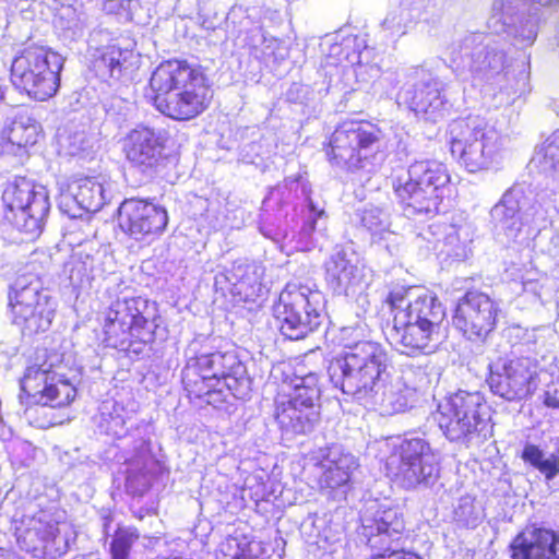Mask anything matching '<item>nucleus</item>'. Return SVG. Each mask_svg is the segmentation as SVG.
Masks as SVG:
<instances>
[{
    "mask_svg": "<svg viewBox=\"0 0 559 559\" xmlns=\"http://www.w3.org/2000/svg\"><path fill=\"white\" fill-rule=\"evenodd\" d=\"M334 371L338 390L353 401L383 416L405 412L414 402L415 389L402 378H390L391 361L385 348L367 345L358 348Z\"/></svg>",
    "mask_w": 559,
    "mask_h": 559,
    "instance_id": "1",
    "label": "nucleus"
},
{
    "mask_svg": "<svg viewBox=\"0 0 559 559\" xmlns=\"http://www.w3.org/2000/svg\"><path fill=\"white\" fill-rule=\"evenodd\" d=\"M310 192L301 177L286 178L263 201L260 231L286 254L313 247L312 234L325 212L314 204Z\"/></svg>",
    "mask_w": 559,
    "mask_h": 559,
    "instance_id": "2",
    "label": "nucleus"
},
{
    "mask_svg": "<svg viewBox=\"0 0 559 559\" xmlns=\"http://www.w3.org/2000/svg\"><path fill=\"white\" fill-rule=\"evenodd\" d=\"M181 371L183 389L190 397L204 399L217 406L228 394L243 399L250 389L247 368L235 349L207 353L193 341L187 352Z\"/></svg>",
    "mask_w": 559,
    "mask_h": 559,
    "instance_id": "3",
    "label": "nucleus"
},
{
    "mask_svg": "<svg viewBox=\"0 0 559 559\" xmlns=\"http://www.w3.org/2000/svg\"><path fill=\"white\" fill-rule=\"evenodd\" d=\"M516 333H523L522 345L535 357H499L489 364L487 379L491 392L509 402L533 395L538 386L550 381L557 371L554 355L544 349L545 341L540 330L523 332L518 329Z\"/></svg>",
    "mask_w": 559,
    "mask_h": 559,
    "instance_id": "4",
    "label": "nucleus"
},
{
    "mask_svg": "<svg viewBox=\"0 0 559 559\" xmlns=\"http://www.w3.org/2000/svg\"><path fill=\"white\" fill-rule=\"evenodd\" d=\"M451 67L459 74L469 72L486 83L487 92L499 103H509L519 91L520 80L511 69L504 44L480 33L466 35L449 48Z\"/></svg>",
    "mask_w": 559,
    "mask_h": 559,
    "instance_id": "5",
    "label": "nucleus"
},
{
    "mask_svg": "<svg viewBox=\"0 0 559 559\" xmlns=\"http://www.w3.org/2000/svg\"><path fill=\"white\" fill-rule=\"evenodd\" d=\"M557 202V192L543 191L531 203H522L521 192L511 188L490 210L491 224L509 242L528 246L559 215Z\"/></svg>",
    "mask_w": 559,
    "mask_h": 559,
    "instance_id": "6",
    "label": "nucleus"
},
{
    "mask_svg": "<svg viewBox=\"0 0 559 559\" xmlns=\"http://www.w3.org/2000/svg\"><path fill=\"white\" fill-rule=\"evenodd\" d=\"M394 194L405 216H430L439 212L441 201L453 190L445 164L437 159L413 162L393 178Z\"/></svg>",
    "mask_w": 559,
    "mask_h": 559,
    "instance_id": "7",
    "label": "nucleus"
},
{
    "mask_svg": "<svg viewBox=\"0 0 559 559\" xmlns=\"http://www.w3.org/2000/svg\"><path fill=\"white\" fill-rule=\"evenodd\" d=\"M160 317L157 306L142 297L122 294L106 311L104 334L107 346L141 355L154 341Z\"/></svg>",
    "mask_w": 559,
    "mask_h": 559,
    "instance_id": "8",
    "label": "nucleus"
},
{
    "mask_svg": "<svg viewBox=\"0 0 559 559\" xmlns=\"http://www.w3.org/2000/svg\"><path fill=\"white\" fill-rule=\"evenodd\" d=\"M13 525L19 547L34 558L61 557L76 538L73 525L55 507L29 506L21 516L14 515Z\"/></svg>",
    "mask_w": 559,
    "mask_h": 559,
    "instance_id": "9",
    "label": "nucleus"
},
{
    "mask_svg": "<svg viewBox=\"0 0 559 559\" xmlns=\"http://www.w3.org/2000/svg\"><path fill=\"white\" fill-rule=\"evenodd\" d=\"M382 140V131L373 123L344 121L332 133L326 155L331 164L369 177L384 160Z\"/></svg>",
    "mask_w": 559,
    "mask_h": 559,
    "instance_id": "10",
    "label": "nucleus"
},
{
    "mask_svg": "<svg viewBox=\"0 0 559 559\" xmlns=\"http://www.w3.org/2000/svg\"><path fill=\"white\" fill-rule=\"evenodd\" d=\"M451 155L468 173L490 169L501 159L503 138L496 126L480 115H468L448 126Z\"/></svg>",
    "mask_w": 559,
    "mask_h": 559,
    "instance_id": "11",
    "label": "nucleus"
},
{
    "mask_svg": "<svg viewBox=\"0 0 559 559\" xmlns=\"http://www.w3.org/2000/svg\"><path fill=\"white\" fill-rule=\"evenodd\" d=\"M324 309V294L313 282L300 280L288 282L273 307L281 333L293 341L316 331L322 322Z\"/></svg>",
    "mask_w": 559,
    "mask_h": 559,
    "instance_id": "12",
    "label": "nucleus"
},
{
    "mask_svg": "<svg viewBox=\"0 0 559 559\" xmlns=\"http://www.w3.org/2000/svg\"><path fill=\"white\" fill-rule=\"evenodd\" d=\"M320 396L317 373L283 381L274 400V417L282 432L304 435L311 431L320 418Z\"/></svg>",
    "mask_w": 559,
    "mask_h": 559,
    "instance_id": "13",
    "label": "nucleus"
},
{
    "mask_svg": "<svg viewBox=\"0 0 559 559\" xmlns=\"http://www.w3.org/2000/svg\"><path fill=\"white\" fill-rule=\"evenodd\" d=\"M433 419L448 440L467 444L487 437L490 407L480 392L459 390L438 404Z\"/></svg>",
    "mask_w": 559,
    "mask_h": 559,
    "instance_id": "14",
    "label": "nucleus"
},
{
    "mask_svg": "<svg viewBox=\"0 0 559 559\" xmlns=\"http://www.w3.org/2000/svg\"><path fill=\"white\" fill-rule=\"evenodd\" d=\"M66 369L62 354L37 349L21 379V391L32 403L52 407L66 406L76 394L74 385L66 377Z\"/></svg>",
    "mask_w": 559,
    "mask_h": 559,
    "instance_id": "15",
    "label": "nucleus"
},
{
    "mask_svg": "<svg viewBox=\"0 0 559 559\" xmlns=\"http://www.w3.org/2000/svg\"><path fill=\"white\" fill-rule=\"evenodd\" d=\"M63 64L64 58L49 48L27 47L12 61L11 82L28 97L47 100L59 90Z\"/></svg>",
    "mask_w": 559,
    "mask_h": 559,
    "instance_id": "16",
    "label": "nucleus"
},
{
    "mask_svg": "<svg viewBox=\"0 0 559 559\" xmlns=\"http://www.w3.org/2000/svg\"><path fill=\"white\" fill-rule=\"evenodd\" d=\"M393 453L386 468L406 489L429 488L439 478V455L429 442L420 437H409L391 443Z\"/></svg>",
    "mask_w": 559,
    "mask_h": 559,
    "instance_id": "17",
    "label": "nucleus"
},
{
    "mask_svg": "<svg viewBox=\"0 0 559 559\" xmlns=\"http://www.w3.org/2000/svg\"><path fill=\"white\" fill-rule=\"evenodd\" d=\"M9 307L13 323L32 335L50 328L57 302L38 277L22 275L10 287Z\"/></svg>",
    "mask_w": 559,
    "mask_h": 559,
    "instance_id": "18",
    "label": "nucleus"
},
{
    "mask_svg": "<svg viewBox=\"0 0 559 559\" xmlns=\"http://www.w3.org/2000/svg\"><path fill=\"white\" fill-rule=\"evenodd\" d=\"M356 36H348L342 41L325 38L321 44L324 53L323 69L326 75L338 76L344 87L355 90L368 84L379 76L380 68L368 60L370 51Z\"/></svg>",
    "mask_w": 559,
    "mask_h": 559,
    "instance_id": "19",
    "label": "nucleus"
},
{
    "mask_svg": "<svg viewBox=\"0 0 559 559\" xmlns=\"http://www.w3.org/2000/svg\"><path fill=\"white\" fill-rule=\"evenodd\" d=\"M4 217L19 230L35 236L44 225L49 209L47 190L41 185L19 177L10 181L2 192Z\"/></svg>",
    "mask_w": 559,
    "mask_h": 559,
    "instance_id": "20",
    "label": "nucleus"
},
{
    "mask_svg": "<svg viewBox=\"0 0 559 559\" xmlns=\"http://www.w3.org/2000/svg\"><path fill=\"white\" fill-rule=\"evenodd\" d=\"M393 316L392 325L440 326L445 312L442 304L431 293L419 287H400L388 298Z\"/></svg>",
    "mask_w": 559,
    "mask_h": 559,
    "instance_id": "21",
    "label": "nucleus"
},
{
    "mask_svg": "<svg viewBox=\"0 0 559 559\" xmlns=\"http://www.w3.org/2000/svg\"><path fill=\"white\" fill-rule=\"evenodd\" d=\"M405 524L399 508L379 504L370 518L362 520V535L372 550L371 559H421L419 556L393 549L404 535Z\"/></svg>",
    "mask_w": 559,
    "mask_h": 559,
    "instance_id": "22",
    "label": "nucleus"
},
{
    "mask_svg": "<svg viewBox=\"0 0 559 559\" xmlns=\"http://www.w3.org/2000/svg\"><path fill=\"white\" fill-rule=\"evenodd\" d=\"M412 76L396 94L399 106H405L417 116L437 122L450 115L453 107L445 84L437 78L423 74Z\"/></svg>",
    "mask_w": 559,
    "mask_h": 559,
    "instance_id": "23",
    "label": "nucleus"
},
{
    "mask_svg": "<svg viewBox=\"0 0 559 559\" xmlns=\"http://www.w3.org/2000/svg\"><path fill=\"white\" fill-rule=\"evenodd\" d=\"M168 142L163 129L138 126L123 139L122 151L130 166L146 178L156 176L166 165Z\"/></svg>",
    "mask_w": 559,
    "mask_h": 559,
    "instance_id": "24",
    "label": "nucleus"
},
{
    "mask_svg": "<svg viewBox=\"0 0 559 559\" xmlns=\"http://www.w3.org/2000/svg\"><path fill=\"white\" fill-rule=\"evenodd\" d=\"M499 308L488 295L467 292L452 317L453 325L471 341H484L496 328Z\"/></svg>",
    "mask_w": 559,
    "mask_h": 559,
    "instance_id": "25",
    "label": "nucleus"
},
{
    "mask_svg": "<svg viewBox=\"0 0 559 559\" xmlns=\"http://www.w3.org/2000/svg\"><path fill=\"white\" fill-rule=\"evenodd\" d=\"M121 230L136 241H151L160 236L168 224L164 206L142 199H126L118 210Z\"/></svg>",
    "mask_w": 559,
    "mask_h": 559,
    "instance_id": "26",
    "label": "nucleus"
},
{
    "mask_svg": "<svg viewBox=\"0 0 559 559\" xmlns=\"http://www.w3.org/2000/svg\"><path fill=\"white\" fill-rule=\"evenodd\" d=\"M212 98L205 75L200 72L176 93L156 95L154 105L163 115L176 120H189L203 112Z\"/></svg>",
    "mask_w": 559,
    "mask_h": 559,
    "instance_id": "27",
    "label": "nucleus"
},
{
    "mask_svg": "<svg viewBox=\"0 0 559 559\" xmlns=\"http://www.w3.org/2000/svg\"><path fill=\"white\" fill-rule=\"evenodd\" d=\"M418 237L428 242V249L443 260L463 261L471 253L474 229L471 224L461 222L449 224L435 222L424 229Z\"/></svg>",
    "mask_w": 559,
    "mask_h": 559,
    "instance_id": "28",
    "label": "nucleus"
},
{
    "mask_svg": "<svg viewBox=\"0 0 559 559\" xmlns=\"http://www.w3.org/2000/svg\"><path fill=\"white\" fill-rule=\"evenodd\" d=\"M557 0H495L489 26L497 33L513 34L524 45H532L537 36L536 21L528 19L523 22L516 17L520 4L537 3L547 7Z\"/></svg>",
    "mask_w": 559,
    "mask_h": 559,
    "instance_id": "29",
    "label": "nucleus"
},
{
    "mask_svg": "<svg viewBox=\"0 0 559 559\" xmlns=\"http://www.w3.org/2000/svg\"><path fill=\"white\" fill-rule=\"evenodd\" d=\"M104 182L95 177L81 178L69 185L59 198V209L71 218L98 212L106 203Z\"/></svg>",
    "mask_w": 559,
    "mask_h": 559,
    "instance_id": "30",
    "label": "nucleus"
},
{
    "mask_svg": "<svg viewBox=\"0 0 559 559\" xmlns=\"http://www.w3.org/2000/svg\"><path fill=\"white\" fill-rule=\"evenodd\" d=\"M263 267L255 263L235 261L230 267L215 275V285L241 300H254L263 294Z\"/></svg>",
    "mask_w": 559,
    "mask_h": 559,
    "instance_id": "31",
    "label": "nucleus"
},
{
    "mask_svg": "<svg viewBox=\"0 0 559 559\" xmlns=\"http://www.w3.org/2000/svg\"><path fill=\"white\" fill-rule=\"evenodd\" d=\"M40 135V123L27 111H19L5 121L0 132V153L23 156L37 143Z\"/></svg>",
    "mask_w": 559,
    "mask_h": 559,
    "instance_id": "32",
    "label": "nucleus"
},
{
    "mask_svg": "<svg viewBox=\"0 0 559 559\" xmlns=\"http://www.w3.org/2000/svg\"><path fill=\"white\" fill-rule=\"evenodd\" d=\"M512 559H559V535L549 528L530 526L510 544Z\"/></svg>",
    "mask_w": 559,
    "mask_h": 559,
    "instance_id": "33",
    "label": "nucleus"
},
{
    "mask_svg": "<svg viewBox=\"0 0 559 559\" xmlns=\"http://www.w3.org/2000/svg\"><path fill=\"white\" fill-rule=\"evenodd\" d=\"M138 62L139 53L131 45L121 47L112 44L96 50L91 61V70L102 81L116 82L130 74L138 67Z\"/></svg>",
    "mask_w": 559,
    "mask_h": 559,
    "instance_id": "34",
    "label": "nucleus"
},
{
    "mask_svg": "<svg viewBox=\"0 0 559 559\" xmlns=\"http://www.w3.org/2000/svg\"><path fill=\"white\" fill-rule=\"evenodd\" d=\"M316 459L322 468L319 484L331 489L347 485L358 466L356 457L336 444L319 449Z\"/></svg>",
    "mask_w": 559,
    "mask_h": 559,
    "instance_id": "35",
    "label": "nucleus"
},
{
    "mask_svg": "<svg viewBox=\"0 0 559 559\" xmlns=\"http://www.w3.org/2000/svg\"><path fill=\"white\" fill-rule=\"evenodd\" d=\"M440 326H399L392 325L388 340L400 353L407 356L432 353L439 343Z\"/></svg>",
    "mask_w": 559,
    "mask_h": 559,
    "instance_id": "36",
    "label": "nucleus"
},
{
    "mask_svg": "<svg viewBox=\"0 0 559 559\" xmlns=\"http://www.w3.org/2000/svg\"><path fill=\"white\" fill-rule=\"evenodd\" d=\"M325 280L334 294L348 296L360 288L362 271L354 261L353 254L348 255L340 250L325 262Z\"/></svg>",
    "mask_w": 559,
    "mask_h": 559,
    "instance_id": "37",
    "label": "nucleus"
},
{
    "mask_svg": "<svg viewBox=\"0 0 559 559\" xmlns=\"http://www.w3.org/2000/svg\"><path fill=\"white\" fill-rule=\"evenodd\" d=\"M132 438L133 453L127 459L130 468L126 479V487L132 495L142 496L152 485V467L155 466V461L151 454L150 440L140 435L136 438L132 435Z\"/></svg>",
    "mask_w": 559,
    "mask_h": 559,
    "instance_id": "38",
    "label": "nucleus"
},
{
    "mask_svg": "<svg viewBox=\"0 0 559 559\" xmlns=\"http://www.w3.org/2000/svg\"><path fill=\"white\" fill-rule=\"evenodd\" d=\"M200 72L186 61L168 60L162 62L152 73L150 85L157 93L156 95L167 96L171 91H178Z\"/></svg>",
    "mask_w": 559,
    "mask_h": 559,
    "instance_id": "39",
    "label": "nucleus"
},
{
    "mask_svg": "<svg viewBox=\"0 0 559 559\" xmlns=\"http://www.w3.org/2000/svg\"><path fill=\"white\" fill-rule=\"evenodd\" d=\"M388 206L367 204L356 211V219L371 236L374 242L396 239L397 236L390 229L391 219Z\"/></svg>",
    "mask_w": 559,
    "mask_h": 559,
    "instance_id": "40",
    "label": "nucleus"
},
{
    "mask_svg": "<svg viewBox=\"0 0 559 559\" xmlns=\"http://www.w3.org/2000/svg\"><path fill=\"white\" fill-rule=\"evenodd\" d=\"M364 332L359 326H345L341 330L340 340L343 345V352L333 358L328 367V374L334 388L338 389V384L334 380L335 369L337 366L340 368V365L344 361H348V357H355V354L358 353V348L367 345H374L380 348H384L380 343L360 340Z\"/></svg>",
    "mask_w": 559,
    "mask_h": 559,
    "instance_id": "41",
    "label": "nucleus"
},
{
    "mask_svg": "<svg viewBox=\"0 0 559 559\" xmlns=\"http://www.w3.org/2000/svg\"><path fill=\"white\" fill-rule=\"evenodd\" d=\"M259 542L246 536H228L218 546L216 559H263Z\"/></svg>",
    "mask_w": 559,
    "mask_h": 559,
    "instance_id": "42",
    "label": "nucleus"
},
{
    "mask_svg": "<svg viewBox=\"0 0 559 559\" xmlns=\"http://www.w3.org/2000/svg\"><path fill=\"white\" fill-rule=\"evenodd\" d=\"M127 419L124 409L117 403L104 402L99 408V419L97 423L98 429L102 433L111 436L120 440L128 436V428L126 427Z\"/></svg>",
    "mask_w": 559,
    "mask_h": 559,
    "instance_id": "43",
    "label": "nucleus"
},
{
    "mask_svg": "<svg viewBox=\"0 0 559 559\" xmlns=\"http://www.w3.org/2000/svg\"><path fill=\"white\" fill-rule=\"evenodd\" d=\"M524 463L537 469L546 480H552L559 474V455L547 453L539 447L527 443L521 455Z\"/></svg>",
    "mask_w": 559,
    "mask_h": 559,
    "instance_id": "44",
    "label": "nucleus"
},
{
    "mask_svg": "<svg viewBox=\"0 0 559 559\" xmlns=\"http://www.w3.org/2000/svg\"><path fill=\"white\" fill-rule=\"evenodd\" d=\"M85 24L86 15L82 5L62 4L55 16V26L71 38L81 36Z\"/></svg>",
    "mask_w": 559,
    "mask_h": 559,
    "instance_id": "45",
    "label": "nucleus"
},
{
    "mask_svg": "<svg viewBox=\"0 0 559 559\" xmlns=\"http://www.w3.org/2000/svg\"><path fill=\"white\" fill-rule=\"evenodd\" d=\"M534 159L543 171L559 177V130L552 132L536 152Z\"/></svg>",
    "mask_w": 559,
    "mask_h": 559,
    "instance_id": "46",
    "label": "nucleus"
},
{
    "mask_svg": "<svg viewBox=\"0 0 559 559\" xmlns=\"http://www.w3.org/2000/svg\"><path fill=\"white\" fill-rule=\"evenodd\" d=\"M484 509L471 496L461 497L454 507V521L464 527H476L484 519Z\"/></svg>",
    "mask_w": 559,
    "mask_h": 559,
    "instance_id": "47",
    "label": "nucleus"
},
{
    "mask_svg": "<svg viewBox=\"0 0 559 559\" xmlns=\"http://www.w3.org/2000/svg\"><path fill=\"white\" fill-rule=\"evenodd\" d=\"M138 539L139 532L136 528H118L109 544L110 559H130L131 549Z\"/></svg>",
    "mask_w": 559,
    "mask_h": 559,
    "instance_id": "48",
    "label": "nucleus"
},
{
    "mask_svg": "<svg viewBox=\"0 0 559 559\" xmlns=\"http://www.w3.org/2000/svg\"><path fill=\"white\" fill-rule=\"evenodd\" d=\"M397 84V74L392 71H386L384 73H379V76L372 81L370 85L372 92L374 94H379L380 96H391L396 88Z\"/></svg>",
    "mask_w": 559,
    "mask_h": 559,
    "instance_id": "49",
    "label": "nucleus"
},
{
    "mask_svg": "<svg viewBox=\"0 0 559 559\" xmlns=\"http://www.w3.org/2000/svg\"><path fill=\"white\" fill-rule=\"evenodd\" d=\"M103 10L108 14H126L131 11L132 0H102Z\"/></svg>",
    "mask_w": 559,
    "mask_h": 559,
    "instance_id": "50",
    "label": "nucleus"
},
{
    "mask_svg": "<svg viewBox=\"0 0 559 559\" xmlns=\"http://www.w3.org/2000/svg\"><path fill=\"white\" fill-rule=\"evenodd\" d=\"M299 203H295L297 205V207L299 206L300 207V213H301V218H302V223L307 222V216H308V213L307 211L302 212V207H301V200H298ZM288 216L289 214L287 215V218H285V216L283 215L281 219L276 218V215H274V217H272V221L275 222V225H282L283 228H286L287 231L289 233V236L292 237L293 235L296 236V238H298V234L300 230L296 231L294 227H292L289 229V224L290 223H295V225L297 226L298 225V222H295V214L292 215V217L288 219ZM304 225V224H301ZM302 226L299 227V229H301Z\"/></svg>",
    "mask_w": 559,
    "mask_h": 559,
    "instance_id": "51",
    "label": "nucleus"
},
{
    "mask_svg": "<svg viewBox=\"0 0 559 559\" xmlns=\"http://www.w3.org/2000/svg\"><path fill=\"white\" fill-rule=\"evenodd\" d=\"M539 282H540V278H538V277L523 276L522 277L523 290L532 293L536 296H539L540 289H542V285Z\"/></svg>",
    "mask_w": 559,
    "mask_h": 559,
    "instance_id": "52",
    "label": "nucleus"
},
{
    "mask_svg": "<svg viewBox=\"0 0 559 559\" xmlns=\"http://www.w3.org/2000/svg\"><path fill=\"white\" fill-rule=\"evenodd\" d=\"M544 405L549 408L559 409V392L557 389H548L545 391Z\"/></svg>",
    "mask_w": 559,
    "mask_h": 559,
    "instance_id": "53",
    "label": "nucleus"
},
{
    "mask_svg": "<svg viewBox=\"0 0 559 559\" xmlns=\"http://www.w3.org/2000/svg\"><path fill=\"white\" fill-rule=\"evenodd\" d=\"M395 20H396L395 14H389L383 21V24H382L383 27L386 29H390L392 32H400L401 25L395 24Z\"/></svg>",
    "mask_w": 559,
    "mask_h": 559,
    "instance_id": "54",
    "label": "nucleus"
},
{
    "mask_svg": "<svg viewBox=\"0 0 559 559\" xmlns=\"http://www.w3.org/2000/svg\"><path fill=\"white\" fill-rule=\"evenodd\" d=\"M0 559H22L16 552L0 548Z\"/></svg>",
    "mask_w": 559,
    "mask_h": 559,
    "instance_id": "55",
    "label": "nucleus"
},
{
    "mask_svg": "<svg viewBox=\"0 0 559 559\" xmlns=\"http://www.w3.org/2000/svg\"><path fill=\"white\" fill-rule=\"evenodd\" d=\"M85 148L83 141H81L80 145L78 147H73L70 150L71 155L78 154L80 151H83Z\"/></svg>",
    "mask_w": 559,
    "mask_h": 559,
    "instance_id": "56",
    "label": "nucleus"
},
{
    "mask_svg": "<svg viewBox=\"0 0 559 559\" xmlns=\"http://www.w3.org/2000/svg\"><path fill=\"white\" fill-rule=\"evenodd\" d=\"M550 242L554 248H557L559 246V235H551Z\"/></svg>",
    "mask_w": 559,
    "mask_h": 559,
    "instance_id": "57",
    "label": "nucleus"
},
{
    "mask_svg": "<svg viewBox=\"0 0 559 559\" xmlns=\"http://www.w3.org/2000/svg\"><path fill=\"white\" fill-rule=\"evenodd\" d=\"M225 225H226V226H229V227H231V228H239L240 223H234V222H231V223H229V224H225Z\"/></svg>",
    "mask_w": 559,
    "mask_h": 559,
    "instance_id": "58",
    "label": "nucleus"
},
{
    "mask_svg": "<svg viewBox=\"0 0 559 559\" xmlns=\"http://www.w3.org/2000/svg\"><path fill=\"white\" fill-rule=\"evenodd\" d=\"M386 249L389 250L390 253H392V249L390 248V245H385Z\"/></svg>",
    "mask_w": 559,
    "mask_h": 559,
    "instance_id": "59",
    "label": "nucleus"
},
{
    "mask_svg": "<svg viewBox=\"0 0 559 559\" xmlns=\"http://www.w3.org/2000/svg\"><path fill=\"white\" fill-rule=\"evenodd\" d=\"M546 251H547V253L550 254L552 252V249L549 247V248L546 249Z\"/></svg>",
    "mask_w": 559,
    "mask_h": 559,
    "instance_id": "60",
    "label": "nucleus"
}]
</instances>
